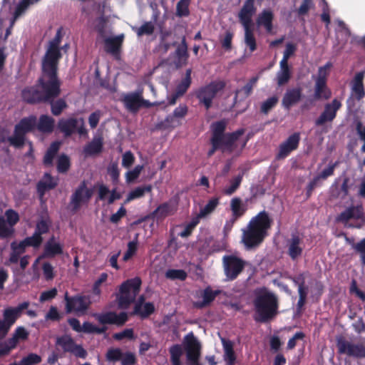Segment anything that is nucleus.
Listing matches in <instances>:
<instances>
[{"instance_id":"nucleus-37","label":"nucleus","mask_w":365,"mask_h":365,"mask_svg":"<svg viewBox=\"0 0 365 365\" xmlns=\"http://www.w3.org/2000/svg\"><path fill=\"white\" fill-rule=\"evenodd\" d=\"M103 142L101 138H95L88 143L83 148L86 155H95L101 153L103 150Z\"/></svg>"},{"instance_id":"nucleus-56","label":"nucleus","mask_w":365,"mask_h":365,"mask_svg":"<svg viewBox=\"0 0 365 365\" xmlns=\"http://www.w3.org/2000/svg\"><path fill=\"white\" fill-rule=\"evenodd\" d=\"M279 101V98L277 96H274L269 98H267L265 101H264L260 107L261 113L264 114H267L273 108L276 106Z\"/></svg>"},{"instance_id":"nucleus-2","label":"nucleus","mask_w":365,"mask_h":365,"mask_svg":"<svg viewBox=\"0 0 365 365\" xmlns=\"http://www.w3.org/2000/svg\"><path fill=\"white\" fill-rule=\"evenodd\" d=\"M227 122L225 120H218L211 124V148L207 152V156L211 157L217 150L223 153H232L237 148V142L240 137L245 134V129L240 128L232 133H225Z\"/></svg>"},{"instance_id":"nucleus-33","label":"nucleus","mask_w":365,"mask_h":365,"mask_svg":"<svg viewBox=\"0 0 365 365\" xmlns=\"http://www.w3.org/2000/svg\"><path fill=\"white\" fill-rule=\"evenodd\" d=\"M273 12L271 10L264 9L258 15L256 22L258 26H264L267 32H271L273 28Z\"/></svg>"},{"instance_id":"nucleus-62","label":"nucleus","mask_w":365,"mask_h":365,"mask_svg":"<svg viewBox=\"0 0 365 365\" xmlns=\"http://www.w3.org/2000/svg\"><path fill=\"white\" fill-rule=\"evenodd\" d=\"M313 6L312 0H302L300 6L297 9L298 16L301 17L307 15Z\"/></svg>"},{"instance_id":"nucleus-31","label":"nucleus","mask_w":365,"mask_h":365,"mask_svg":"<svg viewBox=\"0 0 365 365\" xmlns=\"http://www.w3.org/2000/svg\"><path fill=\"white\" fill-rule=\"evenodd\" d=\"M221 293V290H212V288L208 286L202 292L201 297L202 301L197 302L194 304L195 307L197 309H202L211 304V303L215 299V298Z\"/></svg>"},{"instance_id":"nucleus-29","label":"nucleus","mask_w":365,"mask_h":365,"mask_svg":"<svg viewBox=\"0 0 365 365\" xmlns=\"http://www.w3.org/2000/svg\"><path fill=\"white\" fill-rule=\"evenodd\" d=\"M177 210V205L172 201L163 202L158 205L152 212V215L157 220H163L170 215H173Z\"/></svg>"},{"instance_id":"nucleus-4","label":"nucleus","mask_w":365,"mask_h":365,"mask_svg":"<svg viewBox=\"0 0 365 365\" xmlns=\"http://www.w3.org/2000/svg\"><path fill=\"white\" fill-rule=\"evenodd\" d=\"M142 280L135 277L124 281L119 287V294L117 296L119 308L126 309L135 300L140 291Z\"/></svg>"},{"instance_id":"nucleus-41","label":"nucleus","mask_w":365,"mask_h":365,"mask_svg":"<svg viewBox=\"0 0 365 365\" xmlns=\"http://www.w3.org/2000/svg\"><path fill=\"white\" fill-rule=\"evenodd\" d=\"M56 98H52L46 102L51 106V112L55 116L60 115L63 111L67 108L68 104L64 98H60L55 100Z\"/></svg>"},{"instance_id":"nucleus-32","label":"nucleus","mask_w":365,"mask_h":365,"mask_svg":"<svg viewBox=\"0 0 365 365\" xmlns=\"http://www.w3.org/2000/svg\"><path fill=\"white\" fill-rule=\"evenodd\" d=\"M258 81V77L255 76L251 78L249 81L240 89H237L235 92V101H237L239 98L240 101H243L249 97L253 91V88Z\"/></svg>"},{"instance_id":"nucleus-18","label":"nucleus","mask_w":365,"mask_h":365,"mask_svg":"<svg viewBox=\"0 0 365 365\" xmlns=\"http://www.w3.org/2000/svg\"><path fill=\"white\" fill-rule=\"evenodd\" d=\"M341 106V101L336 98L332 100L331 103L325 104L323 112L315 120V125L317 126H322L327 122L333 121Z\"/></svg>"},{"instance_id":"nucleus-49","label":"nucleus","mask_w":365,"mask_h":365,"mask_svg":"<svg viewBox=\"0 0 365 365\" xmlns=\"http://www.w3.org/2000/svg\"><path fill=\"white\" fill-rule=\"evenodd\" d=\"M191 0H180L176 5L175 15L179 18L187 17L190 15V4Z\"/></svg>"},{"instance_id":"nucleus-38","label":"nucleus","mask_w":365,"mask_h":365,"mask_svg":"<svg viewBox=\"0 0 365 365\" xmlns=\"http://www.w3.org/2000/svg\"><path fill=\"white\" fill-rule=\"evenodd\" d=\"M60 149V143L54 141L51 143L48 148L43 159V163L46 167H51L53 164V160L56 158Z\"/></svg>"},{"instance_id":"nucleus-23","label":"nucleus","mask_w":365,"mask_h":365,"mask_svg":"<svg viewBox=\"0 0 365 365\" xmlns=\"http://www.w3.org/2000/svg\"><path fill=\"white\" fill-rule=\"evenodd\" d=\"M287 254L292 260L297 259L303 252L302 239L297 233L287 240Z\"/></svg>"},{"instance_id":"nucleus-30","label":"nucleus","mask_w":365,"mask_h":365,"mask_svg":"<svg viewBox=\"0 0 365 365\" xmlns=\"http://www.w3.org/2000/svg\"><path fill=\"white\" fill-rule=\"evenodd\" d=\"M272 222L273 220L269 214L263 210L252 218L247 228H270Z\"/></svg>"},{"instance_id":"nucleus-14","label":"nucleus","mask_w":365,"mask_h":365,"mask_svg":"<svg viewBox=\"0 0 365 365\" xmlns=\"http://www.w3.org/2000/svg\"><path fill=\"white\" fill-rule=\"evenodd\" d=\"M64 299L66 301V311L67 313L76 312L84 313L89 307L91 302L88 297L84 295H76L69 297L66 292Z\"/></svg>"},{"instance_id":"nucleus-47","label":"nucleus","mask_w":365,"mask_h":365,"mask_svg":"<svg viewBox=\"0 0 365 365\" xmlns=\"http://www.w3.org/2000/svg\"><path fill=\"white\" fill-rule=\"evenodd\" d=\"M170 355V361L172 365H181L180 358L183 354V350L180 344H174L169 349Z\"/></svg>"},{"instance_id":"nucleus-53","label":"nucleus","mask_w":365,"mask_h":365,"mask_svg":"<svg viewBox=\"0 0 365 365\" xmlns=\"http://www.w3.org/2000/svg\"><path fill=\"white\" fill-rule=\"evenodd\" d=\"M351 246L356 253L359 255L361 266L365 267V238L361 239L356 243L353 242Z\"/></svg>"},{"instance_id":"nucleus-26","label":"nucleus","mask_w":365,"mask_h":365,"mask_svg":"<svg viewBox=\"0 0 365 365\" xmlns=\"http://www.w3.org/2000/svg\"><path fill=\"white\" fill-rule=\"evenodd\" d=\"M302 90L301 88H293L287 89L285 92L282 100V106L287 110H289L291 107L297 104L302 98Z\"/></svg>"},{"instance_id":"nucleus-39","label":"nucleus","mask_w":365,"mask_h":365,"mask_svg":"<svg viewBox=\"0 0 365 365\" xmlns=\"http://www.w3.org/2000/svg\"><path fill=\"white\" fill-rule=\"evenodd\" d=\"M40 1L41 0H21L16 7L13 19L11 21V26H12L14 24L15 21L26 12L30 6Z\"/></svg>"},{"instance_id":"nucleus-64","label":"nucleus","mask_w":365,"mask_h":365,"mask_svg":"<svg viewBox=\"0 0 365 365\" xmlns=\"http://www.w3.org/2000/svg\"><path fill=\"white\" fill-rule=\"evenodd\" d=\"M143 169V165H138L132 170H129L125 174L127 182H131L135 180L140 175Z\"/></svg>"},{"instance_id":"nucleus-48","label":"nucleus","mask_w":365,"mask_h":365,"mask_svg":"<svg viewBox=\"0 0 365 365\" xmlns=\"http://www.w3.org/2000/svg\"><path fill=\"white\" fill-rule=\"evenodd\" d=\"M152 190L153 186L151 185L137 187L129 192L127 200L130 201L136 198H140L143 197L145 192H151Z\"/></svg>"},{"instance_id":"nucleus-9","label":"nucleus","mask_w":365,"mask_h":365,"mask_svg":"<svg viewBox=\"0 0 365 365\" xmlns=\"http://www.w3.org/2000/svg\"><path fill=\"white\" fill-rule=\"evenodd\" d=\"M182 344L187 365H203L200 361L202 345L193 332L191 331L185 336Z\"/></svg>"},{"instance_id":"nucleus-58","label":"nucleus","mask_w":365,"mask_h":365,"mask_svg":"<svg viewBox=\"0 0 365 365\" xmlns=\"http://www.w3.org/2000/svg\"><path fill=\"white\" fill-rule=\"evenodd\" d=\"M290 78V69H279L277 73V83L279 86H282L287 83Z\"/></svg>"},{"instance_id":"nucleus-17","label":"nucleus","mask_w":365,"mask_h":365,"mask_svg":"<svg viewBox=\"0 0 365 365\" xmlns=\"http://www.w3.org/2000/svg\"><path fill=\"white\" fill-rule=\"evenodd\" d=\"M242 242L247 250L258 247L267 235V230H243Z\"/></svg>"},{"instance_id":"nucleus-40","label":"nucleus","mask_w":365,"mask_h":365,"mask_svg":"<svg viewBox=\"0 0 365 365\" xmlns=\"http://www.w3.org/2000/svg\"><path fill=\"white\" fill-rule=\"evenodd\" d=\"M230 207L232 212V220L235 221L242 217L247 210L246 205L242 202L240 197H234L230 202Z\"/></svg>"},{"instance_id":"nucleus-7","label":"nucleus","mask_w":365,"mask_h":365,"mask_svg":"<svg viewBox=\"0 0 365 365\" xmlns=\"http://www.w3.org/2000/svg\"><path fill=\"white\" fill-rule=\"evenodd\" d=\"M61 41V31L58 30L54 38L49 42L48 48L42 58V66L58 72V63L62 57V54L59 48Z\"/></svg>"},{"instance_id":"nucleus-36","label":"nucleus","mask_w":365,"mask_h":365,"mask_svg":"<svg viewBox=\"0 0 365 365\" xmlns=\"http://www.w3.org/2000/svg\"><path fill=\"white\" fill-rule=\"evenodd\" d=\"M37 129L43 133H51L53 131L55 120L48 115H41L39 117L38 122L36 125Z\"/></svg>"},{"instance_id":"nucleus-15","label":"nucleus","mask_w":365,"mask_h":365,"mask_svg":"<svg viewBox=\"0 0 365 365\" xmlns=\"http://www.w3.org/2000/svg\"><path fill=\"white\" fill-rule=\"evenodd\" d=\"M223 262L225 274L230 280L235 279L245 267V262L233 255L225 256Z\"/></svg>"},{"instance_id":"nucleus-25","label":"nucleus","mask_w":365,"mask_h":365,"mask_svg":"<svg viewBox=\"0 0 365 365\" xmlns=\"http://www.w3.org/2000/svg\"><path fill=\"white\" fill-rule=\"evenodd\" d=\"M188 113V107L185 104H180L173 112L172 114L167 115L165 123L168 127L175 128L179 126L181 123L180 119L184 118Z\"/></svg>"},{"instance_id":"nucleus-51","label":"nucleus","mask_w":365,"mask_h":365,"mask_svg":"<svg viewBox=\"0 0 365 365\" xmlns=\"http://www.w3.org/2000/svg\"><path fill=\"white\" fill-rule=\"evenodd\" d=\"M155 306L152 302H145L142 308L139 309L138 312H134V310L131 313V315L140 316L141 319H146L155 312Z\"/></svg>"},{"instance_id":"nucleus-11","label":"nucleus","mask_w":365,"mask_h":365,"mask_svg":"<svg viewBox=\"0 0 365 365\" xmlns=\"http://www.w3.org/2000/svg\"><path fill=\"white\" fill-rule=\"evenodd\" d=\"M58 128L65 136H71L75 133L80 135H86L88 130L85 127V121L83 118H61L58 122Z\"/></svg>"},{"instance_id":"nucleus-34","label":"nucleus","mask_w":365,"mask_h":365,"mask_svg":"<svg viewBox=\"0 0 365 365\" xmlns=\"http://www.w3.org/2000/svg\"><path fill=\"white\" fill-rule=\"evenodd\" d=\"M364 73L360 72L355 76L352 88L351 95L357 100L360 101L365 96V91L363 83Z\"/></svg>"},{"instance_id":"nucleus-59","label":"nucleus","mask_w":365,"mask_h":365,"mask_svg":"<svg viewBox=\"0 0 365 365\" xmlns=\"http://www.w3.org/2000/svg\"><path fill=\"white\" fill-rule=\"evenodd\" d=\"M108 173L110 175L113 184H117L119 181L120 171L117 163H112L108 167Z\"/></svg>"},{"instance_id":"nucleus-60","label":"nucleus","mask_w":365,"mask_h":365,"mask_svg":"<svg viewBox=\"0 0 365 365\" xmlns=\"http://www.w3.org/2000/svg\"><path fill=\"white\" fill-rule=\"evenodd\" d=\"M41 361V357L39 355L31 353L21 360L20 365H34L39 364Z\"/></svg>"},{"instance_id":"nucleus-12","label":"nucleus","mask_w":365,"mask_h":365,"mask_svg":"<svg viewBox=\"0 0 365 365\" xmlns=\"http://www.w3.org/2000/svg\"><path fill=\"white\" fill-rule=\"evenodd\" d=\"M93 194V190L88 188L86 181L83 180L71 195L70 200L71 211L76 212L83 205L87 204Z\"/></svg>"},{"instance_id":"nucleus-42","label":"nucleus","mask_w":365,"mask_h":365,"mask_svg":"<svg viewBox=\"0 0 365 365\" xmlns=\"http://www.w3.org/2000/svg\"><path fill=\"white\" fill-rule=\"evenodd\" d=\"M48 230H36V232L31 237H27L23 241L26 247L38 248L43 242L42 235L46 233Z\"/></svg>"},{"instance_id":"nucleus-52","label":"nucleus","mask_w":365,"mask_h":365,"mask_svg":"<svg viewBox=\"0 0 365 365\" xmlns=\"http://www.w3.org/2000/svg\"><path fill=\"white\" fill-rule=\"evenodd\" d=\"M165 277L171 280L184 281L187 277V272L183 269H169L166 271Z\"/></svg>"},{"instance_id":"nucleus-54","label":"nucleus","mask_w":365,"mask_h":365,"mask_svg":"<svg viewBox=\"0 0 365 365\" xmlns=\"http://www.w3.org/2000/svg\"><path fill=\"white\" fill-rule=\"evenodd\" d=\"M71 166L70 159L69 158L65 155L61 154L57 160V170L60 173H66Z\"/></svg>"},{"instance_id":"nucleus-1","label":"nucleus","mask_w":365,"mask_h":365,"mask_svg":"<svg viewBox=\"0 0 365 365\" xmlns=\"http://www.w3.org/2000/svg\"><path fill=\"white\" fill-rule=\"evenodd\" d=\"M41 76L36 84L24 88L21 97L28 104L46 103L52 98H58L61 94V81L58 72L41 66Z\"/></svg>"},{"instance_id":"nucleus-61","label":"nucleus","mask_w":365,"mask_h":365,"mask_svg":"<svg viewBox=\"0 0 365 365\" xmlns=\"http://www.w3.org/2000/svg\"><path fill=\"white\" fill-rule=\"evenodd\" d=\"M123 352L119 348L109 349L106 353V359L110 361H118L123 357Z\"/></svg>"},{"instance_id":"nucleus-21","label":"nucleus","mask_w":365,"mask_h":365,"mask_svg":"<svg viewBox=\"0 0 365 365\" xmlns=\"http://www.w3.org/2000/svg\"><path fill=\"white\" fill-rule=\"evenodd\" d=\"M98 322L101 324H115L123 326L128 319L126 312H122L117 314L114 312H108L96 316Z\"/></svg>"},{"instance_id":"nucleus-13","label":"nucleus","mask_w":365,"mask_h":365,"mask_svg":"<svg viewBox=\"0 0 365 365\" xmlns=\"http://www.w3.org/2000/svg\"><path fill=\"white\" fill-rule=\"evenodd\" d=\"M56 344L60 346L64 352L73 354L77 358L86 359L87 351L81 344H77L69 335H63L56 339Z\"/></svg>"},{"instance_id":"nucleus-50","label":"nucleus","mask_w":365,"mask_h":365,"mask_svg":"<svg viewBox=\"0 0 365 365\" xmlns=\"http://www.w3.org/2000/svg\"><path fill=\"white\" fill-rule=\"evenodd\" d=\"M133 30L139 37L144 35L150 36L154 33L155 26L152 21H145L138 28L133 27Z\"/></svg>"},{"instance_id":"nucleus-35","label":"nucleus","mask_w":365,"mask_h":365,"mask_svg":"<svg viewBox=\"0 0 365 365\" xmlns=\"http://www.w3.org/2000/svg\"><path fill=\"white\" fill-rule=\"evenodd\" d=\"M224 350V360L227 365H234L236 361V356L233 348V343L229 339L221 338Z\"/></svg>"},{"instance_id":"nucleus-46","label":"nucleus","mask_w":365,"mask_h":365,"mask_svg":"<svg viewBox=\"0 0 365 365\" xmlns=\"http://www.w3.org/2000/svg\"><path fill=\"white\" fill-rule=\"evenodd\" d=\"M29 333L24 327H17L12 334V336L9 338L12 346L16 347L20 340H26L29 337Z\"/></svg>"},{"instance_id":"nucleus-8","label":"nucleus","mask_w":365,"mask_h":365,"mask_svg":"<svg viewBox=\"0 0 365 365\" xmlns=\"http://www.w3.org/2000/svg\"><path fill=\"white\" fill-rule=\"evenodd\" d=\"M120 101L126 110L133 113H137L141 108H149L160 104L158 102L151 103L144 99L143 89L123 94Z\"/></svg>"},{"instance_id":"nucleus-44","label":"nucleus","mask_w":365,"mask_h":365,"mask_svg":"<svg viewBox=\"0 0 365 365\" xmlns=\"http://www.w3.org/2000/svg\"><path fill=\"white\" fill-rule=\"evenodd\" d=\"M192 70L191 68H188L185 71V77L181 80V81L177 85L175 91L178 93V95L182 96L190 88L192 83V78H191Z\"/></svg>"},{"instance_id":"nucleus-19","label":"nucleus","mask_w":365,"mask_h":365,"mask_svg":"<svg viewBox=\"0 0 365 365\" xmlns=\"http://www.w3.org/2000/svg\"><path fill=\"white\" fill-rule=\"evenodd\" d=\"M324 68L320 67L319 69V75L315 81L314 94L315 100L324 99L328 100L331 96V91L327 85L326 73H322Z\"/></svg>"},{"instance_id":"nucleus-24","label":"nucleus","mask_w":365,"mask_h":365,"mask_svg":"<svg viewBox=\"0 0 365 365\" xmlns=\"http://www.w3.org/2000/svg\"><path fill=\"white\" fill-rule=\"evenodd\" d=\"M124 40V35L120 34L114 37H108L104 40V50L114 57L119 56Z\"/></svg>"},{"instance_id":"nucleus-22","label":"nucleus","mask_w":365,"mask_h":365,"mask_svg":"<svg viewBox=\"0 0 365 365\" xmlns=\"http://www.w3.org/2000/svg\"><path fill=\"white\" fill-rule=\"evenodd\" d=\"M255 0H245L238 13L240 22L242 26L252 25V16L257 11Z\"/></svg>"},{"instance_id":"nucleus-16","label":"nucleus","mask_w":365,"mask_h":365,"mask_svg":"<svg viewBox=\"0 0 365 365\" xmlns=\"http://www.w3.org/2000/svg\"><path fill=\"white\" fill-rule=\"evenodd\" d=\"M300 139V133L298 132L290 135L279 145L278 152L275 157L276 160H283L288 157L292 152L296 150L299 147Z\"/></svg>"},{"instance_id":"nucleus-20","label":"nucleus","mask_w":365,"mask_h":365,"mask_svg":"<svg viewBox=\"0 0 365 365\" xmlns=\"http://www.w3.org/2000/svg\"><path fill=\"white\" fill-rule=\"evenodd\" d=\"M29 306V302H24L15 307H9L3 311V319H1L9 327L16 323V320L21 316L24 310Z\"/></svg>"},{"instance_id":"nucleus-45","label":"nucleus","mask_w":365,"mask_h":365,"mask_svg":"<svg viewBox=\"0 0 365 365\" xmlns=\"http://www.w3.org/2000/svg\"><path fill=\"white\" fill-rule=\"evenodd\" d=\"M243 27L245 29V43L249 47L250 52H253L257 49V43L252 25L243 26Z\"/></svg>"},{"instance_id":"nucleus-5","label":"nucleus","mask_w":365,"mask_h":365,"mask_svg":"<svg viewBox=\"0 0 365 365\" xmlns=\"http://www.w3.org/2000/svg\"><path fill=\"white\" fill-rule=\"evenodd\" d=\"M36 125V117L30 115L23 118L15 125L14 135L7 138L9 144L16 148H21L24 146L26 140V134L32 131Z\"/></svg>"},{"instance_id":"nucleus-55","label":"nucleus","mask_w":365,"mask_h":365,"mask_svg":"<svg viewBox=\"0 0 365 365\" xmlns=\"http://www.w3.org/2000/svg\"><path fill=\"white\" fill-rule=\"evenodd\" d=\"M175 54L178 58L180 61H187V59L188 58L189 54L187 52V45L185 36H183L181 43L178 46L175 50Z\"/></svg>"},{"instance_id":"nucleus-43","label":"nucleus","mask_w":365,"mask_h":365,"mask_svg":"<svg viewBox=\"0 0 365 365\" xmlns=\"http://www.w3.org/2000/svg\"><path fill=\"white\" fill-rule=\"evenodd\" d=\"M361 212L360 211V209L359 207L352 206L341 212L338 215L336 220L339 222H346L351 219H358L361 217Z\"/></svg>"},{"instance_id":"nucleus-63","label":"nucleus","mask_w":365,"mask_h":365,"mask_svg":"<svg viewBox=\"0 0 365 365\" xmlns=\"http://www.w3.org/2000/svg\"><path fill=\"white\" fill-rule=\"evenodd\" d=\"M242 180V175H239L235 177L232 181L230 187L224 190V193L227 195H232L240 187Z\"/></svg>"},{"instance_id":"nucleus-3","label":"nucleus","mask_w":365,"mask_h":365,"mask_svg":"<svg viewBox=\"0 0 365 365\" xmlns=\"http://www.w3.org/2000/svg\"><path fill=\"white\" fill-rule=\"evenodd\" d=\"M253 306V319L256 322L267 323L278 314L279 302L277 296L265 289L255 292Z\"/></svg>"},{"instance_id":"nucleus-6","label":"nucleus","mask_w":365,"mask_h":365,"mask_svg":"<svg viewBox=\"0 0 365 365\" xmlns=\"http://www.w3.org/2000/svg\"><path fill=\"white\" fill-rule=\"evenodd\" d=\"M226 86L225 81H212L210 83L201 86L195 91V97L199 103L208 110L212 105L213 99L217 93L224 90Z\"/></svg>"},{"instance_id":"nucleus-28","label":"nucleus","mask_w":365,"mask_h":365,"mask_svg":"<svg viewBox=\"0 0 365 365\" xmlns=\"http://www.w3.org/2000/svg\"><path fill=\"white\" fill-rule=\"evenodd\" d=\"M63 252V245L56 242L55 237L53 235L46 242L42 257L43 258H53L57 255H61Z\"/></svg>"},{"instance_id":"nucleus-10","label":"nucleus","mask_w":365,"mask_h":365,"mask_svg":"<svg viewBox=\"0 0 365 365\" xmlns=\"http://www.w3.org/2000/svg\"><path fill=\"white\" fill-rule=\"evenodd\" d=\"M336 348L340 354L357 359H365L364 342L354 343L344 337H340L336 340Z\"/></svg>"},{"instance_id":"nucleus-27","label":"nucleus","mask_w":365,"mask_h":365,"mask_svg":"<svg viewBox=\"0 0 365 365\" xmlns=\"http://www.w3.org/2000/svg\"><path fill=\"white\" fill-rule=\"evenodd\" d=\"M57 185V180L50 173H44L42 179L36 185V191L39 198L42 199L47 191L54 189Z\"/></svg>"},{"instance_id":"nucleus-57","label":"nucleus","mask_w":365,"mask_h":365,"mask_svg":"<svg viewBox=\"0 0 365 365\" xmlns=\"http://www.w3.org/2000/svg\"><path fill=\"white\" fill-rule=\"evenodd\" d=\"M220 198L215 197L211 198L207 203L200 210V216H205L213 212L219 205Z\"/></svg>"}]
</instances>
